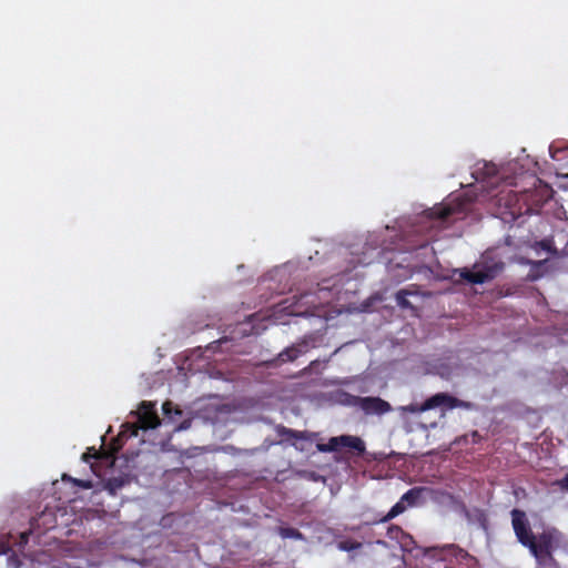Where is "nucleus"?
Here are the masks:
<instances>
[{
    "mask_svg": "<svg viewBox=\"0 0 568 568\" xmlns=\"http://www.w3.org/2000/svg\"><path fill=\"white\" fill-rule=\"evenodd\" d=\"M505 268V263L493 252H485L473 268L459 270V277L470 284H484L496 278Z\"/></svg>",
    "mask_w": 568,
    "mask_h": 568,
    "instance_id": "f257e3e1",
    "label": "nucleus"
},
{
    "mask_svg": "<svg viewBox=\"0 0 568 568\" xmlns=\"http://www.w3.org/2000/svg\"><path fill=\"white\" fill-rule=\"evenodd\" d=\"M557 545V532L548 530L538 534L527 548L536 559L538 566L542 568H556L557 561L554 558V550Z\"/></svg>",
    "mask_w": 568,
    "mask_h": 568,
    "instance_id": "f03ea898",
    "label": "nucleus"
},
{
    "mask_svg": "<svg viewBox=\"0 0 568 568\" xmlns=\"http://www.w3.org/2000/svg\"><path fill=\"white\" fill-rule=\"evenodd\" d=\"M468 403H465L447 393H437L422 404L412 403L409 405L402 406L399 409L404 413L420 414L440 406L453 409L457 407H468Z\"/></svg>",
    "mask_w": 568,
    "mask_h": 568,
    "instance_id": "7ed1b4c3",
    "label": "nucleus"
},
{
    "mask_svg": "<svg viewBox=\"0 0 568 568\" xmlns=\"http://www.w3.org/2000/svg\"><path fill=\"white\" fill-rule=\"evenodd\" d=\"M316 448L321 453H333L338 452L342 448H349L357 452L358 454H362L365 450V444L359 437L341 435L331 437L326 444L318 443Z\"/></svg>",
    "mask_w": 568,
    "mask_h": 568,
    "instance_id": "20e7f679",
    "label": "nucleus"
},
{
    "mask_svg": "<svg viewBox=\"0 0 568 568\" xmlns=\"http://www.w3.org/2000/svg\"><path fill=\"white\" fill-rule=\"evenodd\" d=\"M354 404L358 406L366 415H384L392 410V406L388 402L381 397H354Z\"/></svg>",
    "mask_w": 568,
    "mask_h": 568,
    "instance_id": "39448f33",
    "label": "nucleus"
},
{
    "mask_svg": "<svg viewBox=\"0 0 568 568\" xmlns=\"http://www.w3.org/2000/svg\"><path fill=\"white\" fill-rule=\"evenodd\" d=\"M511 516L513 528L518 541L523 546L528 547L537 535L532 534L524 511L519 509H514L511 511Z\"/></svg>",
    "mask_w": 568,
    "mask_h": 568,
    "instance_id": "423d86ee",
    "label": "nucleus"
},
{
    "mask_svg": "<svg viewBox=\"0 0 568 568\" xmlns=\"http://www.w3.org/2000/svg\"><path fill=\"white\" fill-rule=\"evenodd\" d=\"M138 423L142 429H154L160 426V417L158 416L155 404L143 400L139 406Z\"/></svg>",
    "mask_w": 568,
    "mask_h": 568,
    "instance_id": "0eeeda50",
    "label": "nucleus"
},
{
    "mask_svg": "<svg viewBox=\"0 0 568 568\" xmlns=\"http://www.w3.org/2000/svg\"><path fill=\"white\" fill-rule=\"evenodd\" d=\"M386 536L390 540H395L404 551H412L416 547L414 538L404 531L400 526L390 525L387 528Z\"/></svg>",
    "mask_w": 568,
    "mask_h": 568,
    "instance_id": "6e6552de",
    "label": "nucleus"
},
{
    "mask_svg": "<svg viewBox=\"0 0 568 568\" xmlns=\"http://www.w3.org/2000/svg\"><path fill=\"white\" fill-rule=\"evenodd\" d=\"M498 174V169L494 163L484 162L481 166H477L473 172L476 181L486 182L489 186H494L495 180Z\"/></svg>",
    "mask_w": 568,
    "mask_h": 568,
    "instance_id": "1a4fd4ad",
    "label": "nucleus"
},
{
    "mask_svg": "<svg viewBox=\"0 0 568 568\" xmlns=\"http://www.w3.org/2000/svg\"><path fill=\"white\" fill-rule=\"evenodd\" d=\"M308 348H310V344L307 341L304 339L295 345L286 347L284 351H282L278 354L277 359L281 363L294 362L302 354H305L308 351Z\"/></svg>",
    "mask_w": 568,
    "mask_h": 568,
    "instance_id": "9d476101",
    "label": "nucleus"
},
{
    "mask_svg": "<svg viewBox=\"0 0 568 568\" xmlns=\"http://www.w3.org/2000/svg\"><path fill=\"white\" fill-rule=\"evenodd\" d=\"M275 432H276L277 436L281 437V439L285 440V442H291L293 439L311 440L312 437L315 435V434H312L308 432H301V430L287 428L283 425H277L275 427Z\"/></svg>",
    "mask_w": 568,
    "mask_h": 568,
    "instance_id": "9b49d317",
    "label": "nucleus"
},
{
    "mask_svg": "<svg viewBox=\"0 0 568 568\" xmlns=\"http://www.w3.org/2000/svg\"><path fill=\"white\" fill-rule=\"evenodd\" d=\"M426 487H413L408 489L402 497V501L405 503L407 507H414L418 505L423 494L427 491Z\"/></svg>",
    "mask_w": 568,
    "mask_h": 568,
    "instance_id": "f8f14e48",
    "label": "nucleus"
},
{
    "mask_svg": "<svg viewBox=\"0 0 568 568\" xmlns=\"http://www.w3.org/2000/svg\"><path fill=\"white\" fill-rule=\"evenodd\" d=\"M416 294L410 288H402L395 294V301L397 305L403 310H410L416 313L417 308L407 300V296Z\"/></svg>",
    "mask_w": 568,
    "mask_h": 568,
    "instance_id": "ddd939ff",
    "label": "nucleus"
},
{
    "mask_svg": "<svg viewBox=\"0 0 568 568\" xmlns=\"http://www.w3.org/2000/svg\"><path fill=\"white\" fill-rule=\"evenodd\" d=\"M456 211L457 209L452 207L450 205L436 207L430 211L429 216L438 222H446Z\"/></svg>",
    "mask_w": 568,
    "mask_h": 568,
    "instance_id": "4468645a",
    "label": "nucleus"
},
{
    "mask_svg": "<svg viewBox=\"0 0 568 568\" xmlns=\"http://www.w3.org/2000/svg\"><path fill=\"white\" fill-rule=\"evenodd\" d=\"M162 410L164 417L172 422H176L178 418L181 417L183 414L182 410L178 406H174L171 400H166L163 403Z\"/></svg>",
    "mask_w": 568,
    "mask_h": 568,
    "instance_id": "2eb2a0df",
    "label": "nucleus"
},
{
    "mask_svg": "<svg viewBox=\"0 0 568 568\" xmlns=\"http://www.w3.org/2000/svg\"><path fill=\"white\" fill-rule=\"evenodd\" d=\"M407 509V506L405 505L402 499H399L390 509L389 511L379 519V523H387L397 517L398 515L403 514Z\"/></svg>",
    "mask_w": 568,
    "mask_h": 568,
    "instance_id": "dca6fc26",
    "label": "nucleus"
},
{
    "mask_svg": "<svg viewBox=\"0 0 568 568\" xmlns=\"http://www.w3.org/2000/svg\"><path fill=\"white\" fill-rule=\"evenodd\" d=\"M278 534L282 538L303 539L302 532L293 527H280Z\"/></svg>",
    "mask_w": 568,
    "mask_h": 568,
    "instance_id": "f3484780",
    "label": "nucleus"
},
{
    "mask_svg": "<svg viewBox=\"0 0 568 568\" xmlns=\"http://www.w3.org/2000/svg\"><path fill=\"white\" fill-rule=\"evenodd\" d=\"M534 250L541 248L549 253L556 254L557 250L554 247V241L551 239H544L541 241H537L531 246Z\"/></svg>",
    "mask_w": 568,
    "mask_h": 568,
    "instance_id": "a211bd4d",
    "label": "nucleus"
},
{
    "mask_svg": "<svg viewBox=\"0 0 568 568\" xmlns=\"http://www.w3.org/2000/svg\"><path fill=\"white\" fill-rule=\"evenodd\" d=\"M62 479H63V480H70V481H72L75 486H78V487H80V488H83V489H90V488H92V481H91V480H84V479H77V478H72L71 476H69V475H67V474H63Z\"/></svg>",
    "mask_w": 568,
    "mask_h": 568,
    "instance_id": "6ab92c4d",
    "label": "nucleus"
},
{
    "mask_svg": "<svg viewBox=\"0 0 568 568\" xmlns=\"http://www.w3.org/2000/svg\"><path fill=\"white\" fill-rule=\"evenodd\" d=\"M362 544L355 540H343L338 544V548L344 551H352L359 549Z\"/></svg>",
    "mask_w": 568,
    "mask_h": 568,
    "instance_id": "aec40b11",
    "label": "nucleus"
},
{
    "mask_svg": "<svg viewBox=\"0 0 568 568\" xmlns=\"http://www.w3.org/2000/svg\"><path fill=\"white\" fill-rule=\"evenodd\" d=\"M518 262L523 265L531 266L532 271L540 268L547 263V260L534 261L527 257H519Z\"/></svg>",
    "mask_w": 568,
    "mask_h": 568,
    "instance_id": "412c9836",
    "label": "nucleus"
},
{
    "mask_svg": "<svg viewBox=\"0 0 568 568\" xmlns=\"http://www.w3.org/2000/svg\"><path fill=\"white\" fill-rule=\"evenodd\" d=\"M125 427V430L124 433H129V437H136L139 435V430L142 429V427H140V424L136 423V424H130V423H126L124 425Z\"/></svg>",
    "mask_w": 568,
    "mask_h": 568,
    "instance_id": "4be33fe9",
    "label": "nucleus"
},
{
    "mask_svg": "<svg viewBox=\"0 0 568 568\" xmlns=\"http://www.w3.org/2000/svg\"><path fill=\"white\" fill-rule=\"evenodd\" d=\"M100 457V453L95 450L94 447L88 448V450L82 455L84 462L89 463L91 459H98Z\"/></svg>",
    "mask_w": 568,
    "mask_h": 568,
    "instance_id": "5701e85b",
    "label": "nucleus"
},
{
    "mask_svg": "<svg viewBox=\"0 0 568 568\" xmlns=\"http://www.w3.org/2000/svg\"><path fill=\"white\" fill-rule=\"evenodd\" d=\"M555 485L562 491H568V473L561 479L556 480Z\"/></svg>",
    "mask_w": 568,
    "mask_h": 568,
    "instance_id": "b1692460",
    "label": "nucleus"
},
{
    "mask_svg": "<svg viewBox=\"0 0 568 568\" xmlns=\"http://www.w3.org/2000/svg\"><path fill=\"white\" fill-rule=\"evenodd\" d=\"M30 534V531H24L20 534V546H24L28 544Z\"/></svg>",
    "mask_w": 568,
    "mask_h": 568,
    "instance_id": "393cba45",
    "label": "nucleus"
},
{
    "mask_svg": "<svg viewBox=\"0 0 568 568\" xmlns=\"http://www.w3.org/2000/svg\"><path fill=\"white\" fill-rule=\"evenodd\" d=\"M10 550V545L8 541L0 540V555H4Z\"/></svg>",
    "mask_w": 568,
    "mask_h": 568,
    "instance_id": "a878e982",
    "label": "nucleus"
},
{
    "mask_svg": "<svg viewBox=\"0 0 568 568\" xmlns=\"http://www.w3.org/2000/svg\"><path fill=\"white\" fill-rule=\"evenodd\" d=\"M318 365H320L318 361H312L305 369L308 372H314V371H316Z\"/></svg>",
    "mask_w": 568,
    "mask_h": 568,
    "instance_id": "bb28decb",
    "label": "nucleus"
},
{
    "mask_svg": "<svg viewBox=\"0 0 568 568\" xmlns=\"http://www.w3.org/2000/svg\"><path fill=\"white\" fill-rule=\"evenodd\" d=\"M189 426H190V422L185 420V422L181 423L176 429H179V430L186 429V428H189Z\"/></svg>",
    "mask_w": 568,
    "mask_h": 568,
    "instance_id": "cd10ccee",
    "label": "nucleus"
},
{
    "mask_svg": "<svg viewBox=\"0 0 568 568\" xmlns=\"http://www.w3.org/2000/svg\"><path fill=\"white\" fill-rule=\"evenodd\" d=\"M538 277H539V275H532V274L529 275V278L532 281L537 280Z\"/></svg>",
    "mask_w": 568,
    "mask_h": 568,
    "instance_id": "c85d7f7f",
    "label": "nucleus"
},
{
    "mask_svg": "<svg viewBox=\"0 0 568 568\" xmlns=\"http://www.w3.org/2000/svg\"><path fill=\"white\" fill-rule=\"evenodd\" d=\"M377 544L383 545V546H385V545H386V542H385V541H382V540H378V541H377Z\"/></svg>",
    "mask_w": 568,
    "mask_h": 568,
    "instance_id": "c756f323",
    "label": "nucleus"
}]
</instances>
